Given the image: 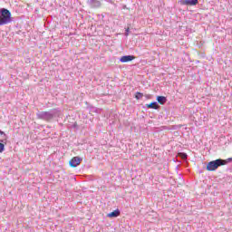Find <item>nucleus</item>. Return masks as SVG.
I'll use <instances>...</instances> for the list:
<instances>
[{"mask_svg": "<svg viewBox=\"0 0 232 232\" xmlns=\"http://www.w3.org/2000/svg\"><path fill=\"white\" fill-rule=\"evenodd\" d=\"M36 117L42 121L52 122L56 117H61V111L59 109H53L49 111H39L36 113Z\"/></svg>", "mask_w": 232, "mask_h": 232, "instance_id": "f257e3e1", "label": "nucleus"}, {"mask_svg": "<svg viewBox=\"0 0 232 232\" xmlns=\"http://www.w3.org/2000/svg\"><path fill=\"white\" fill-rule=\"evenodd\" d=\"M232 162V158H228L227 160L218 159L216 160L209 161L207 164L208 171H217L220 166H226V164H229Z\"/></svg>", "mask_w": 232, "mask_h": 232, "instance_id": "f03ea898", "label": "nucleus"}, {"mask_svg": "<svg viewBox=\"0 0 232 232\" xmlns=\"http://www.w3.org/2000/svg\"><path fill=\"white\" fill-rule=\"evenodd\" d=\"M12 23V13L6 8L0 9V26Z\"/></svg>", "mask_w": 232, "mask_h": 232, "instance_id": "7ed1b4c3", "label": "nucleus"}, {"mask_svg": "<svg viewBox=\"0 0 232 232\" xmlns=\"http://www.w3.org/2000/svg\"><path fill=\"white\" fill-rule=\"evenodd\" d=\"M81 162H82V158L76 156L70 160L69 164L72 168H77V166H79Z\"/></svg>", "mask_w": 232, "mask_h": 232, "instance_id": "20e7f679", "label": "nucleus"}, {"mask_svg": "<svg viewBox=\"0 0 232 232\" xmlns=\"http://www.w3.org/2000/svg\"><path fill=\"white\" fill-rule=\"evenodd\" d=\"M0 153H3V151H5V144L8 142V136L6 135V133H5V136L3 134H0Z\"/></svg>", "mask_w": 232, "mask_h": 232, "instance_id": "39448f33", "label": "nucleus"}, {"mask_svg": "<svg viewBox=\"0 0 232 232\" xmlns=\"http://www.w3.org/2000/svg\"><path fill=\"white\" fill-rule=\"evenodd\" d=\"M180 5L186 6H197V5H198V0H180Z\"/></svg>", "mask_w": 232, "mask_h": 232, "instance_id": "423d86ee", "label": "nucleus"}, {"mask_svg": "<svg viewBox=\"0 0 232 232\" xmlns=\"http://www.w3.org/2000/svg\"><path fill=\"white\" fill-rule=\"evenodd\" d=\"M87 5L91 8H101V1L99 0H87Z\"/></svg>", "mask_w": 232, "mask_h": 232, "instance_id": "0eeeda50", "label": "nucleus"}, {"mask_svg": "<svg viewBox=\"0 0 232 232\" xmlns=\"http://www.w3.org/2000/svg\"><path fill=\"white\" fill-rule=\"evenodd\" d=\"M135 59V56L133 55H124V56H121L120 61L121 63H130L131 61H133Z\"/></svg>", "mask_w": 232, "mask_h": 232, "instance_id": "6e6552de", "label": "nucleus"}, {"mask_svg": "<svg viewBox=\"0 0 232 232\" xmlns=\"http://www.w3.org/2000/svg\"><path fill=\"white\" fill-rule=\"evenodd\" d=\"M119 215H121V210L116 209V210L109 213L107 215V217H109V218H115L119 217Z\"/></svg>", "mask_w": 232, "mask_h": 232, "instance_id": "1a4fd4ad", "label": "nucleus"}, {"mask_svg": "<svg viewBox=\"0 0 232 232\" xmlns=\"http://www.w3.org/2000/svg\"><path fill=\"white\" fill-rule=\"evenodd\" d=\"M147 108H150L152 110H159L160 106H159V103L157 102H152L151 103L146 104Z\"/></svg>", "mask_w": 232, "mask_h": 232, "instance_id": "9d476101", "label": "nucleus"}, {"mask_svg": "<svg viewBox=\"0 0 232 232\" xmlns=\"http://www.w3.org/2000/svg\"><path fill=\"white\" fill-rule=\"evenodd\" d=\"M157 101L160 104H166V102H168V98L165 96H158Z\"/></svg>", "mask_w": 232, "mask_h": 232, "instance_id": "9b49d317", "label": "nucleus"}, {"mask_svg": "<svg viewBox=\"0 0 232 232\" xmlns=\"http://www.w3.org/2000/svg\"><path fill=\"white\" fill-rule=\"evenodd\" d=\"M142 97H144V94H142V92H136L135 99H137V101H140V99H142Z\"/></svg>", "mask_w": 232, "mask_h": 232, "instance_id": "f8f14e48", "label": "nucleus"}, {"mask_svg": "<svg viewBox=\"0 0 232 232\" xmlns=\"http://www.w3.org/2000/svg\"><path fill=\"white\" fill-rule=\"evenodd\" d=\"M179 157H181V159L186 160V159H188V154L181 152V153H179Z\"/></svg>", "mask_w": 232, "mask_h": 232, "instance_id": "ddd939ff", "label": "nucleus"}, {"mask_svg": "<svg viewBox=\"0 0 232 232\" xmlns=\"http://www.w3.org/2000/svg\"><path fill=\"white\" fill-rule=\"evenodd\" d=\"M145 97H146V99H151V95L150 94H146Z\"/></svg>", "mask_w": 232, "mask_h": 232, "instance_id": "4468645a", "label": "nucleus"}, {"mask_svg": "<svg viewBox=\"0 0 232 232\" xmlns=\"http://www.w3.org/2000/svg\"><path fill=\"white\" fill-rule=\"evenodd\" d=\"M0 135H3V136L5 138V131L0 130Z\"/></svg>", "mask_w": 232, "mask_h": 232, "instance_id": "2eb2a0df", "label": "nucleus"}, {"mask_svg": "<svg viewBox=\"0 0 232 232\" xmlns=\"http://www.w3.org/2000/svg\"><path fill=\"white\" fill-rule=\"evenodd\" d=\"M126 35H128V33L126 34Z\"/></svg>", "mask_w": 232, "mask_h": 232, "instance_id": "dca6fc26", "label": "nucleus"}, {"mask_svg": "<svg viewBox=\"0 0 232 232\" xmlns=\"http://www.w3.org/2000/svg\"><path fill=\"white\" fill-rule=\"evenodd\" d=\"M37 2H39V0H37Z\"/></svg>", "mask_w": 232, "mask_h": 232, "instance_id": "f3484780", "label": "nucleus"}]
</instances>
